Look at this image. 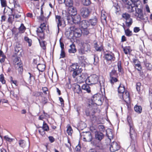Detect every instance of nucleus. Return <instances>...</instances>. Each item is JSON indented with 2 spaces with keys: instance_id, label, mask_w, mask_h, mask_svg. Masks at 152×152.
I'll use <instances>...</instances> for the list:
<instances>
[{
  "instance_id": "nucleus-1",
  "label": "nucleus",
  "mask_w": 152,
  "mask_h": 152,
  "mask_svg": "<svg viewBox=\"0 0 152 152\" xmlns=\"http://www.w3.org/2000/svg\"><path fill=\"white\" fill-rule=\"evenodd\" d=\"M124 3L125 7L128 12L132 15V17H136L141 20H144V15L142 12V7L138 8L137 2L139 0H122Z\"/></svg>"
},
{
  "instance_id": "nucleus-2",
  "label": "nucleus",
  "mask_w": 152,
  "mask_h": 152,
  "mask_svg": "<svg viewBox=\"0 0 152 152\" xmlns=\"http://www.w3.org/2000/svg\"><path fill=\"white\" fill-rule=\"evenodd\" d=\"M127 120L128 124L129 127V134L130 137L131 139V142L132 143H135V142H137L139 135L138 132L134 128L131 117L128 116Z\"/></svg>"
},
{
  "instance_id": "nucleus-3",
  "label": "nucleus",
  "mask_w": 152,
  "mask_h": 152,
  "mask_svg": "<svg viewBox=\"0 0 152 152\" xmlns=\"http://www.w3.org/2000/svg\"><path fill=\"white\" fill-rule=\"evenodd\" d=\"M81 20L80 16V15L77 16V24L79 26L81 29L88 28L90 25L89 22L84 20L81 21Z\"/></svg>"
},
{
  "instance_id": "nucleus-4",
  "label": "nucleus",
  "mask_w": 152,
  "mask_h": 152,
  "mask_svg": "<svg viewBox=\"0 0 152 152\" xmlns=\"http://www.w3.org/2000/svg\"><path fill=\"white\" fill-rule=\"evenodd\" d=\"M104 57L106 60V61L109 63V64L114 61L115 60V57L114 54L110 51H106L104 53Z\"/></svg>"
},
{
  "instance_id": "nucleus-5",
  "label": "nucleus",
  "mask_w": 152,
  "mask_h": 152,
  "mask_svg": "<svg viewBox=\"0 0 152 152\" xmlns=\"http://www.w3.org/2000/svg\"><path fill=\"white\" fill-rule=\"evenodd\" d=\"M99 77L95 74H93L87 78L86 83L89 85L95 84L97 83L99 80Z\"/></svg>"
},
{
  "instance_id": "nucleus-6",
  "label": "nucleus",
  "mask_w": 152,
  "mask_h": 152,
  "mask_svg": "<svg viewBox=\"0 0 152 152\" xmlns=\"http://www.w3.org/2000/svg\"><path fill=\"white\" fill-rule=\"evenodd\" d=\"M89 85L86 84H84L81 86L77 84V93L78 94H81L82 92V90L86 91L87 92L89 93L91 92V88L89 86Z\"/></svg>"
},
{
  "instance_id": "nucleus-7",
  "label": "nucleus",
  "mask_w": 152,
  "mask_h": 152,
  "mask_svg": "<svg viewBox=\"0 0 152 152\" xmlns=\"http://www.w3.org/2000/svg\"><path fill=\"white\" fill-rule=\"evenodd\" d=\"M122 100H124L127 104H129L130 103V97L129 92L126 90L123 93L118 96Z\"/></svg>"
},
{
  "instance_id": "nucleus-8",
  "label": "nucleus",
  "mask_w": 152,
  "mask_h": 152,
  "mask_svg": "<svg viewBox=\"0 0 152 152\" xmlns=\"http://www.w3.org/2000/svg\"><path fill=\"white\" fill-rule=\"evenodd\" d=\"M80 139L85 142H92V137L90 132H83L80 134Z\"/></svg>"
},
{
  "instance_id": "nucleus-9",
  "label": "nucleus",
  "mask_w": 152,
  "mask_h": 152,
  "mask_svg": "<svg viewBox=\"0 0 152 152\" xmlns=\"http://www.w3.org/2000/svg\"><path fill=\"white\" fill-rule=\"evenodd\" d=\"M80 45H81L80 48L78 50L79 54H85L86 52L90 50V46L88 44L81 42Z\"/></svg>"
},
{
  "instance_id": "nucleus-10",
  "label": "nucleus",
  "mask_w": 152,
  "mask_h": 152,
  "mask_svg": "<svg viewBox=\"0 0 152 152\" xmlns=\"http://www.w3.org/2000/svg\"><path fill=\"white\" fill-rule=\"evenodd\" d=\"M46 28V24L45 23L41 24L40 26L37 29V32L38 36L41 39L44 38V32Z\"/></svg>"
},
{
  "instance_id": "nucleus-11",
  "label": "nucleus",
  "mask_w": 152,
  "mask_h": 152,
  "mask_svg": "<svg viewBox=\"0 0 152 152\" xmlns=\"http://www.w3.org/2000/svg\"><path fill=\"white\" fill-rule=\"evenodd\" d=\"M81 72H79V70H77V83H79L86 82L87 78L86 76L84 74L82 73L81 75H79V73Z\"/></svg>"
},
{
  "instance_id": "nucleus-12",
  "label": "nucleus",
  "mask_w": 152,
  "mask_h": 152,
  "mask_svg": "<svg viewBox=\"0 0 152 152\" xmlns=\"http://www.w3.org/2000/svg\"><path fill=\"white\" fill-rule=\"evenodd\" d=\"M80 15L84 18H88L91 12L89 9L86 7H83L81 8L80 10Z\"/></svg>"
},
{
  "instance_id": "nucleus-13",
  "label": "nucleus",
  "mask_w": 152,
  "mask_h": 152,
  "mask_svg": "<svg viewBox=\"0 0 152 152\" xmlns=\"http://www.w3.org/2000/svg\"><path fill=\"white\" fill-rule=\"evenodd\" d=\"M89 33V31L87 28L82 29L77 28V37H81L82 34L84 35H88Z\"/></svg>"
},
{
  "instance_id": "nucleus-14",
  "label": "nucleus",
  "mask_w": 152,
  "mask_h": 152,
  "mask_svg": "<svg viewBox=\"0 0 152 152\" xmlns=\"http://www.w3.org/2000/svg\"><path fill=\"white\" fill-rule=\"evenodd\" d=\"M78 63H77V67L78 66V69H79V72H82L83 70L81 69V68L80 67L83 66L85 62L84 57L83 56H80L78 58Z\"/></svg>"
},
{
  "instance_id": "nucleus-15",
  "label": "nucleus",
  "mask_w": 152,
  "mask_h": 152,
  "mask_svg": "<svg viewBox=\"0 0 152 152\" xmlns=\"http://www.w3.org/2000/svg\"><path fill=\"white\" fill-rule=\"evenodd\" d=\"M76 40V36H74L73 38H71V41L72 42V43L70 45V48L68 50L69 52L70 53H75L76 52L75 45L74 43V42Z\"/></svg>"
},
{
  "instance_id": "nucleus-16",
  "label": "nucleus",
  "mask_w": 152,
  "mask_h": 152,
  "mask_svg": "<svg viewBox=\"0 0 152 152\" xmlns=\"http://www.w3.org/2000/svg\"><path fill=\"white\" fill-rule=\"evenodd\" d=\"M69 11L71 12L70 13L71 14V21L72 24H75L76 23V20L75 15H76V9L75 8H74V7H71Z\"/></svg>"
},
{
  "instance_id": "nucleus-17",
  "label": "nucleus",
  "mask_w": 152,
  "mask_h": 152,
  "mask_svg": "<svg viewBox=\"0 0 152 152\" xmlns=\"http://www.w3.org/2000/svg\"><path fill=\"white\" fill-rule=\"evenodd\" d=\"M133 61L134 64L135 66L137 67V68H136V69L139 71L140 74H141V73H143V72H141L142 70V68L140 62L136 58H133Z\"/></svg>"
},
{
  "instance_id": "nucleus-18",
  "label": "nucleus",
  "mask_w": 152,
  "mask_h": 152,
  "mask_svg": "<svg viewBox=\"0 0 152 152\" xmlns=\"http://www.w3.org/2000/svg\"><path fill=\"white\" fill-rule=\"evenodd\" d=\"M40 128L42 129H39L38 131L39 134L42 135H43L45 134V131H48L49 130V128L48 125L45 121L43 122L42 126Z\"/></svg>"
},
{
  "instance_id": "nucleus-19",
  "label": "nucleus",
  "mask_w": 152,
  "mask_h": 152,
  "mask_svg": "<svg viewBox=\"0 0 152 152\" xmlns=\"http://www.w3.org/2000/svg\"><path fill=\"white\" fill-rule=\"evenodd\" d=\"M92 100L97 105H99L102 104L101 96L98 94H94L93 96Z\"/></svg>"
},
{
  "instance_id": "nucleus-20",
  "label": "nucleus",
  "mask_w": 152,
  "mask_h": 152,
  "mask_svg": "<svg viewBox=\"0 0 152 152\" xmlns=\"http://www.w3.org/2000/svg\"><path fill=\"white\" fill-rule=\"evenodd\" d=\"M120 148V145L117 142H113L111 143L110 150L111 152H115L118 150Z\"/></svg>"
},
{
  "instance_id": "nucleus-21",
  "label": "nucleus",
  "mask_w": 152,
  "mask_h": 152,
  "mask_svg": "<svg viewBox=\"0 0 152 152\" xmlns=\"http://www.w3.org/2000/svg\"><path fill=\"white\" fill-rule=\"evenodd\" d=\"M69 70L75 81L76 80V64H72L70 66Z\"/></svg>"
},
{
  "instance_id": "nucleus-22",
  "label": "nucleus",
  "mask_w": 152,
  "mask_h": 152,
  "mask_svg": "<svg viewBox=\"0 0 152 152\" xmlns=\"http://www.w3.org/2000/svg\"><path fill=\"white\" fill-rule=\"evenodd\" d=\"M91 143L94 145L96 146V148L99 150H102L104 149V146L102 143L100 141L98 143H96V141L94 140H92L91 142Z\"/></svg>"
},
{
  "instance_id": "nucleus-23",
  "label": "nucleus",
  "mask_w": 152,
  "mask_h": 152,
  "mask_svg": "<svg viewBox=\"0 0 152 152\" xmlns=\"http://www.w3.org/2000/svg\"><path fill=\"white\" fill-rule=\"evenodd\" d=\"M56 21L57 24L58 30H59V27L61 26L63 19L60 15H56Z\"/></svg>"
},
{
  "instance_id": "nucleus-24",
  "label": "nucleus",
  "mask_w": 152,
  "mask_h": 152,
  "mask_svg": "<svg viewBox=\"0 0 152 152\" xmlns=\"http://www.w3.org/2000/svg\"><path fill=\"white\" fill-rule=\"evenodd\" d=\"M9 3L10 4V7L11 8L7 7L11 10V13H12L15 10V6H16V0H10Z\"/></svg>"
},
{
  "instance_id": "nucleus-25",
  "label": "nucleus",
  "mask_w": 152,
  "mask_h": 152,
  "mask_svg": "<svg viewBox=\"0 0 152 152\" xmlns=\"http://www.w3.org/2000/svg\"><path fill=\"white\" fill-rule=\"evenodd\" d=\"M122 48L123 49L124 52L126 55H130L132 51V50L131 49V47L130 46L124 47L122 45Z\"/></svg>"
},
{
  "instance_id": "nucleus-26",
  "label": "nucleus",
  "mask_w": 152,
  "mask_h": 152,
  "mask_svg": "<svg viewBox=\"0 0 152 152\" xmlns=\"http://www.w3.org/2000/svg\"><path fill=\"white\" fill-rule=\"evenodd\" d=\"M104 134L100 132H96L95 134V138L100 141L103 138Z\"/></svg>"
},
{
  "instance_id": "nucleus-27",
  "label": "nucleus",
  "mask_w": 152,
  "mask_h": 152,
  "mask_svg": "<svg viewBox=\"0 0 152 152\" xmlns=\"http://www.w3.org/2000/svg\"><path fill=\"white\" fill-rule=\"evenodd\" d=\"M126 90L125 89V86L123 85L120 84L118 88V95L123 93Z\"/></svg>"
},
{
  "instance_id": "nucleus-28",
  "label": "nucleus",
  "mask_w": 152,
  "mask_h": 152,
  "mask_svg": "<svg viewBox=\"0 0 152 152\" xmlns=\"http://www.w3.org/2000/svg\"><path fill=\"white\" fill-rule=\"evenodd\" d=\"M134 110L138 114H140L142 112V107L141 106L137 104L134 106Z\"/></svg>"
},
{
  "instance_id": "nucleus-29",
  "label": "nucleus",
  "mask_w": 152,
  "mask_h": 152,
  "mask_svg": "<svg viewBox=\"0 0 152 152\" xmlns=\"http://www.w3.org/2000/svg\"><path fill=\"white\" fill-rule=\"evenodd\" d=\"M94 48L95 50L98 51L100 52L103 50V46L102 45H101L100 46L99 45L97 42H96L94 44Z\"/></svg>"
},
{
  "instance_id": "nucleus-30",
  "label": "nucleus",
  "mask_w": 152,
  "mask_h": 152,
  "mask_svg": "<svg viewBox=\"0 0 152 152\" xmlns=\"http://www.w3.org/2000/svg\"><path fill=\"white\" fill-rule=\"evenodd\" d=\"M13 63L15 66L22 64L21 62L20 58L18 57H16L14 59Z\"/></svg>"
},
{
  "instance_id": "nucleus-31",
  "label": "nucleus",
  "mask_w": 152,
  "mask_h": 152,
  "mask_svg": "<svg viewBox=\"0 0 152 152\" xmlns=\"http://www.w3.org/2000/svg\"><path fill=\"white\" fill-rule=\"evenodd\" d=\"M110 77H118V75L116 70L115 69L112 70L110 73Z\"/></svg>"
},
{
  "instance_id": "nucleus-32",
  "label": "nucleus",
  "mask_w": 152,
  "mask_h": 152,
  "mask_svg": "<svg viewBox=\"0 0 152 152\" xmlns=\"http://www.w3.org/2000/svg\"><path fill=\"white\" fill-rule=\"evenodd\" d=\"M97 18L96 17H95L89 20V23H90L92 26H94L96 24L97 22Z\"/></svg>"
},
{
  "instance_id": "nucleus-33",
  "label": "nucleus",
  "mask_w": 152,
  "mask_h": 152,
  "mask_svg": "<svg viewBox=\"0 0 152 152\" xmlns=\"http://www.w3.org/2000/svg\"><path fill=\"white\" fill-rule=\"evenodd\" d=\"M107 13L104 10H102L101 11V19L102 20H104L106 21Z\"/></svg>"
},
{
  "instance_id": "nucleus-34",
  "label": "nucleus",
  "mask_w": 152,
  "mask_h": 152,
  "mask_svg": "<svg viewBox=\"0 0 152 152\" xmlns=\"http://www.w3.org/2000/svg\"><path fill=\"white\" fill-rule=\"evenodd\" d=\"M64 3L66 6L69 7H72L73 4L72 0H65Z\"/></svg>"
},
{
  "instance_id": "nucleus-35",
  "label": "nucleus",
  "mask_w": 152,
  "mask_h": 152,
  "mask_svg": "<svg viewBox=\"0 0 152 152\" xmlns=\"http://www.w3.org/2000/svg\"><path fill=\"white\" fill-rule=\"evenodd\" d=\"M70 29L71 31V33H70V35L72 34H73V36L72 37H71V38H73V37L75 36V34H76V27L75 25H74L72 26L71 27H70Z\"/></svg>"
},
{
  "instance_id": "nucleus-36",
  "label": "nucleus",
  "mask_w": 152,
  "mask_h": 152,
  "mask_svg": "<svg viewBox=\"0 0 152 152\" xmlns=\"http://www.w3.org/2000/svg\"><path fill=\"white\" fill-rule=\"evenodd\" d=\"M16 69L18 70L19 73L20 74H21L23 71V64H21L19 65L18 66H15Z\"/></svg>"
},
{
  "instance_id": "nucleus-37",
  "label": "nucleus",
  "mask_w": 152,
  "mask_h": 152,
  "mask_svg": "<svg viewBox=\"0 0 152 152\" xmlns=\"http://www.w3.org/2000/svg\"><path fill=\"white\" fill-rule=\"evenodd\" d=\"M1 1V4L2 7H4V13L7 12V11H6L5 7H7V3L6 0H0Z\"/></svg>"
},
{
  "instance_id": "nucleus-38",
  "label": "nucleus",
  "mask_w": 152,
  "mask_h": 152,
  "mask_svg": "<svg viewBox=\"0 0 152 152\" xmlns=\"http://www.w3.org/2000/svg\"><path fill=\"white\" fill-rule=\"evenodd\" d=\"M16 5L15 6V10H16L19 13H21L23 11L22 8L20 7V5L18 3V2L17 1V0H16Z\"/></svg>"
},
{
  "instance_id": "nucleus-39",
  "label": "nucleus",
  "mask_w": 152,
  "mask_h": 152,
  "mask_svg": "<svg viewBox=\"0 0 152 152\" xmlns=\"http://www.w3.org/2000/svg\"><path fill=\"white\" fill-rule=\"evenodd\" d=\"M132 23L133 20L131 18H129L125 21V23L127 27H130Z\"/></svg>"
},
{
  "instance_id": "nucleus-40",
  "label": "nucleus",
  "mask_w": 152,
  "mask_h": 152,
  "mask_svg": "<svg viewBox=\"0 0 152 152\" xmlns=\"http://www.w3.org/2000/svg\"><path fill=\"white\" fill-rule=\"evenodd\" d=\"M40 45L42 49L44 50L46 49V42L43 41H41L40 39H38Z\"/></svg>"
},
{
  "instance_id": "nucleus-41",
  "label": "nucleus",
  "mask_w": 152,
  "mask_h": 152,
  "mask_svg": "<svg viewBox=\"0 0 152 152\" xmlns=\"http://www.w3.org/2000/svg\"><path fill=\"white\" fill-rule=\"evenodd\" d=\"M9 17L8 19V22L12 23L14 19L15 14L11 13L10 14H9Z\"/></svg>"
},
{
  "instance_id": "nucleus-42",
  "label": "nucleus",
  "mask_w": 152,
  "mask_h": 152,
  "mask_svg": "<svg viewBox=\"0 0 152 152\" xmlns=\"http://www.w3.org/2000/svg\"><path fill=\"white\" fill-rule=\"evenodd\" d=\"M117 67L118 71L119 72H123V69L121 66V61H118L117 63Z\"/></svg>"
},
{
  "instance_id": "nucleus-43",
  "label": "nucleus",
  "mask_w": 152,
  "mask_h": 152,
  "mask_svg": "<svg viewBox=\"0 0 152 152\" xmlns=\"http://www.w3.org/2000/svg\"><path fill=\"white\" fill-rule=\"evenodd\" d=\"M110 82L112 85H113L115 83H116L118 81V77H110Z\"/></svg>"
},
{
  "instance_id": "nucleus-44",
  "label": "nucleus",
  "mask_w": 152,
  "mask_h": 152,
  "mask_svg": "<svg viewBox=\"0 0 152 152\" xmlns=\"http://www.w3.org/2000/svg\"><path fill=\"white\" fill-rule=\"evenodd\" d=\"M122 17L126 20L131 18V15L128 13L126 12L122 14Z\"/></svg>"
},
{
  "instance_id": "nucleus-45",
  "label": "nucleus",
  "mask_w": 152,
  "mask_h": 152,
  "mask_svg": "<svg viewBox=\"0 0 152 152\" xmlns=\"http://www.w3.org/2000/svg\"><path fill=\"white\" fill-rule=\"evenodd\" d=\"M125 34L127 37H129L132 35V31H130L129 28H128L124 31Z\"/></svg>"
},
{
  "instance_id": "nucleus-46",
  "label": "nucleus",
  "mask_w": 152,
  "mask_h": 152,
  "mask_svg": "<svg viewBox=\"0 0 152 152\" xmlns=\"http://www.w3.org/2000/svg\"><path fill=\"white\" fill-rule=\"evenodd\" d=\"M45 68V65L44 64H39L37 66V68L39 71H43Z\"/></svg>"
},
{
  "instance_id": "nucleus-47",
  "label": "nucleus",
  "mask_w": 152,
  "mask_h": 152,
  "mask_svg": "<svg viewBox=\"0 0 152 152\" xmlns=\"http://www.w3.org/2000/svg\"><path fill=\"white\" fill-rule=\"evenodd\" d=\"M26 29V28L23 23L21 24L20 26L18 28L19 31L21 33H23Z\"/></svg>"
},
{
  "instance_id": "nucleus-48",
  "label": "nucleus",
  "mask_w": 152,
  "mask_h": 152,
  "mask_svg": "<svg viewBox=\"0 0 152 152\" xmlns=\"http://www.w3.org/2000/svg\"><path fill=\"white\" fill-rule=\"evenodd\" d=\"M20 146L22 148H25L26 145V142L23 140H20L19 141Z\"/></svg>"
},
{
  "instance_id": "nucleus-49",
  "label": "nucleus",
  "mask_w": 152,
  "mask_h": 152,
  "mask_svg": "<svg viewBox=\"0 0 152 152\" xmlns=\"http://www.w3.org/2000/svg\"><path fill=\"white\" fill-rule=\"evenodd\" d=\"M81 1L82 3L85 6H88L91 3L90 0H81Z\"/></svg>"
},
{
  "instance_id": "nucleus-50",
  "label": "nucleus",
  "mask_w": 152,
  "mask_h": 152,
  "mask_svg": "<svg viewBox=\"0 0 152 152\" xmlns=\"http://www.w3.org/2000/svg\"><path fill=\"white\" fill-rule=\"evenodd\" d=\"M25 40L28 43V46L29 47L31 46L32 45V40H31L29 38L27 37H24Z\"/></svg>"
},
{
  "instance_id": "nucleus-51",
  "label": "nucleus",
  "mask_w": 152,
  "mask_h": 152,
  "mask_svg": "<svg viewBox=\"0 0 152 152\" xmlns=\"http://www.w3.org/2000/svg\"><path fill=\"white\" fill-rule=\"evenodd\" d=\"M66 131L68 135H71L72 134L73 132V130L71 126H68L67 127Z\"/></svg>"
},
{
  "instance_id": "nucleus-52",
  "label": "nucleus",
  "mask_w": 152,
  "mask_h": 152,
  "mask_svg": "<svg viewBox=\"0 0 152 152\" xmlns=\"http://www.w3.org/2000/svg\"><path fill=\"white\" fill-rule=\"evenodd\" d=\"M141 83L140 82H137L136 84V88L137 91L139 92L141 90Z\"/></svg>"
},
{
  "instance_id": "nucleus-53",
  "label": "nucleus",
  "mask_w": 152,
  "mask_h": 152,
  "mask_svg": "<svg viewBox=\"0 0 152 152\" xmlns=\"http://www.w3.org/2000/svg\"><path fill=\"white\" fill-rule=\"evenodd\" d=\"M42 93L40 92L36 91L33 93L34 96L36 97L42 96Z\"/></svg>"
},
{
  "instance_id": "nucleus-54",
  "label": "nucleus",
  "mask_w": 152,
  "mask_h": 152,
  "mask_svg": "<svg viewBox=\"0 0 152 152\" xmlns=\"http://www.w3.org/2000/svg\"><path fill=\"white\" fill-rule=\"evenodd\" d=\"M94 64L95 65H96L98 64L99 61V58L98 56H95V55L94 58Z\"/></svg>"
},
{
  "instance_id": "nucleus-55",
  "label": "nucleus",
  "mask_w": 152,
  "mask_h": 152,
  "mask_svg": "<svg viewBox=\"0 0 152 152\" xmlns=\"http://www.w3.org/2000/svg\"><path fill=\"white\" fill-rule=\"evenodd\" d=\"M0 81L2 84H5V80H4V75L2 74L0 75Z\"/></svg>"
},
{
  "instance_id": "nucleus-56",
  "label": "nucleus",
  "mask_w": 152,
  "mask_h": 152,
  "mask_svg": "<svg viewBox=\"0 0 152 152\" xmlns=\"http://www.w3.org/2000/svg\"><path fill=\"white\" fill-rule=\"evenodd\" d=\"M91 120L94 122H95L97 120V117L94 114H92L90 116Z\"/></svg>"
},
{
  "instance_id": "nucleus-57",
  "label": "nucleus",
  "mask_w": 152,
  "mask_h": 152,
  "mask_svg": "<svg viewBox=\"0 0 152 152\" xmlns=\"http://www.w3.org/2000/svg\"><path fill=\"white\" fill-rule=\"evenodd\" d=\"M145 66L147 70L151 71L152 69V66L151 64L147 63L145 64Z\"/></svg>"
},
{
  "instance_id": "nucleus-58",
  "label": "nucleus",
  "mask_w": 152,
  "mask_h": 152,
  "mask_svg": "<svg viewBox=\"0 0 152 152\" xmlns=\"http://www.w3.org/2000/svg\"><path fill=\"white\" fill-rule=\"evenodd\" d=\"M28 74L29 75V78L28 79L29 81V82H31L32 80H34L35 79V77L30 72H28Z\"/></svg>"
},
{
  "instance_id": "nucleus-59",
  "label": "nucleus",
  "mask_w": 152,
  "mask_h": 152,
  "mask_svg": "<svg viewBox=\"0 0 152 152\" xmlns=\"http://www.w3.org/2000/svg\"><path fill=\"white\" fill-rule=\"evenodd\" d=\"M60 58H64L65 57V54L64 50H61V53L60 54Z\"/></svg>"
},
{
  "instance_id": "nucleus-60",
  "label": "nucleus",
  "mask_w": 152,
  "mask_h": 152,
  "mask_svg": "<svg viewBox=\"0 0 152 152\" xmlns=\"http://www.w3.org/2000/svg\"><path fill=\"white\" fill-rule=\"evenodd\" d=\"M11 83H13L15 84L16 86H17L18 85V83L16 80H13V78L12 77H11L10 78Z\"/></svg>"
},
{
  "instance_id": "nucleus-61",
  "label": "nucleus",
  "mask_w": 152,
  "mask_h": 152,
  "mask_svg": "<svg viewBox=\"0 0 152 152\" xmlns=\"http://www.w3.org/2000/svg\"><path fill=\"white\" fill-rule=\"evenodd\" d=\"M21 34V33H20L19 31L18 32L14 34V38L15 40L18 39V36L20 35Z\"/></svg>"
},
{
  "instance_id": "nucleus-62",
  "label": "nucleus",
  "mask_w": 152,
  "mask_h": 152,
  "mask_svg": "<svg viewBox=\"0 0 152 152\" xmlns=\"http://www.w3.org/2000/svg\"><path fill=\"white\" fill-rule=\"evenodd\" d=\"M6 58L5 56L0 57V62L1 63H3L5 61V59Z\"/></svg>"
},
{
  "instance_id": "nucleus-63",
  "label": "nucleus",
  "mask_w": 152,
  "mask_h": 152,
  "mask_svg": "<svg viewBox=\"0 0 152 152\" xmlns=\"http://www.w3.org/2000/svg\"><path fill=\"white\" fill-rule=\"evenodd\" d=\"M4 138L6 140L9 142H12V139L10 138L8 136H5L4 137Z\"/></svg>"
},
{
  "instance_id": "nucleus-64",
  "label": "nucleus",
  "mask_w": 152,
  "mask_h": 152,
  "mask_svg": "<svg viewBox=\"0 0 152 152\" xmlns=\"http://www.w3.org/2000/svg\"><path fill=\"white\" fill-rule=\"evenodd\" d=\"M42 90L44 94H47V92L48 91V89L46 87H44L42 88Z\"/></svg>"
}]
</instances>
